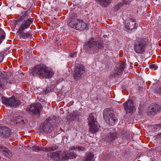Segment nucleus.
Masks as SVG:
<instances>
[{
	"mask_svg": "<svg viewBox=\"0 0 161 161\" xmlns=\"http://www.w3.org/2000/svg\"><path fill=\"white\" fill-rule=\"evenodd\" d=\"M151 109L147 113V115L152 116L154 115L160 109L159 106L157 104H154L151 107Z\"/></svg>",
	"mask_w": 161,
	"mask_h": 161,
	"instance_id": "nucleus-17",
	"label": "nucleus"
},
{
	"mask_svg": "<svg viewBox=\"0 0 161 161\" xmlns=\"http://www.w3.org/2000/svg\"><path fill=\"white\" fill-rule=\"evenodd\" d=\"M53 130V127L50 123L46 120L40 126L39 132L43 134L50 133Z\"/></svg>",
	"mask_w": 161,
	"mask_h": 161,
	"instance_id": "nucleus-7",
	"label": "nucleus"
},
{
	"mask_svg": "<svg viewBox=\"0 0 161 161\" xmlns=\"http://www.w3.org/2000/svg\"><path fill=\"white\" fill-rule=\"evenodd\" d=\"M0 148L2 151V154L3 156L8 158H10L12 157V153L7 147L2 146L0 147Z\"/></svg>",
	"mask_w": 161,
	"mask_h": 161,
	"instance_id": "nucleus-20",
	"label": "nucleus"
},
{
	"mask_svg": "<svg viewBox=\"0 0 161 161\" xmlns=\"http://www.w3.org/2000/svg\"><path fill=\"white\" fill-rule=\"evenodd\" d=\"M5 33L4 31L0 28V44L2 41L5 39Z\"/></svg>",
	"mask_w": 161,
	"mask_h": 161,
	"instance_id": "nucleus-29",
	"label": "nucleus"
},
{
	"mask_svg": "<svg viewBox=\"0 0 161 161\" xmlns=\"http://www.w3.org/2000/svg\"><path fill=\"white\" fill-rule=\"evenodd\" d=\"M149 67L150 69L154 70L157 69L158 68V66L155 64H151L149 65Z\"/></svg>",
	"mask_w": 161,
	"mask_h": 161,
	"instance_id": "nucleus-31",
	"label": "nucleus"
},
{
	"mask_svg": "<svg viewBox=\"0 0 161 161\" xmlns=\"http://www.w3.org/2000/svg\"><path fill=\"white\" fill-rule=\"evenodd\" d=\"M85 149V148L84 147L77 146V149L79 151H83Z\"/></svg>",
	"mask_w": 161,
	"mask_h": 161,
	"instance_id": "nucleus-33",
	"label": "nucleus"
},
{
	"mask_svg": "<svg viewBox=\"0 0 161 161\" xmlns=\"http://www.w3.org/2000/svg\"><path fill=\"white\" fill-rule=\"evenodd\" d=\"M127 3V1L125 0H123L121 2L119 3L117 5L115 6L114 8L117 11L118 10L120 7L123 6L126 4Z\"/></svg>",
	"mask_w": 161,
	"mask_h": 161,
	"instance_id": "nucleus-28",
	"label": "nucleus"
},
{
	"mask_svg": "<svg viewBox=\"0 0 161 161\" xmlns=\"http://www.w3.org/2000/svg\"><path fill=\"white\" fill-rule=\"evenodd\" d=\"M146 46V43L143 39H137L134 44V51L137 53L142 54L145 51Z\"/></svg>",
	"mask_w": 161,
	"mask_h": 161,
	"instance_id": "nucleus-4",
	"label": "nucleus"
},
{
	"mask_svg": "<svg viewBox=\"0 0 161 161\" xmlns=\"http://www.w3.org/2000/svg\"><path fill=\"white\" fill-rule=\"evenodd\" d=\"M116 138L115 133H110L105 137V140L109 142H113Z\"/></svg>",
	"mask_w": 161,
	"mask_h": 161,
	"instance_id": "nucleus-22",
	"label": "nucleus"
},
{
	"mask_svg": "<svg viewBox=\"0 0 161 161\" xmlns=\"http://www.w3.org/2000/svg\"><path fill=\"white\" fill-rule=\"evenodd\" d=\"M33 18H29L24 20L19 25L17 33H21L29 28L33 21Z\"/></svg>",
	"mask_w": 161,
	"mask_h": 161,
	"instance_id": "nucleus-11",
	"label": "nucleus"
},
{
	"mask_svg": "<svg viewBox=\"0 0 161 161\" xmlns=\"http://www.w3.org/2000/svg\"><path fill=\"white\" fill-rule=\"evenodd\" d=\"M77 150V146L71 147L69 148L70 150Z\"/></svg>",
	"mask_w": 161,
	"mask_h": 161,
	"instance_id": "nucleus-35",
	"label": "nucleus"
},
{
	"mask_svg": "<svg viewBox=\"0 0 161 161\" xmlns=\"http://www.w3.org/2000/svg\"><path fill=\"white\" fill-rule=\"evenodd\" d=\"M103 115L106 122L109 125H113L117 121V119L115 117L113 112L108 109L104 110Z\"/></svg>",
	"mask_w": 161,
	"mask_h": 161,
	"instance_id": "nucleus-3",
	"label": "nucleus"
},
{
	"mask_svg": "<svg viewBox=\"0 0 161 161\" xmlns=\"http://www.w3.org/2000/svg\"><path fill=\"white\" fill-rule=\"evenodd\" d=\"M103 47L102 42L94 41L93 39L89 40L85 45V51L89 54H93L99 51V49Z\"/></svg>",
	"mask_w": 161,
	"mask_h": 161,
	"instance_id": "nucleus-2",
	"label": "nucleus"
},
{
	"mask_svg": "<svg viewBox=\"0 0 161 161\" xmlns=\"http://www.w3.org/2000/svg\"><path fill=\"white\" fill-rule=\"evenodd\" d=\"M137 24H136V21L132 19H130L127 21L125 24V27L127 29L132 30L136 27Z\"/></svg>",
	"mask_w": 161,
	"mask_h": 161,
	"instance_id": "nucleus-16",
	"label": "nucleus"
},
{
	"mask_svg": "<svg viewBox=\"0 0 161 161\" xmlns=\"http://www.w3.org/2000/svg\"><path fill=\"white\" fill-rule=\"evenodd\" d=\"M57 149V147L56 146H53L52 147H46L44 148H42V149H41L43 151H46V152H49L53 151H54Z\"/></svg>",
	"mask_w": 161,
	"mask_h": 161,
	"instance_id": "nucleus-26",
	"label": "nucleus"
},
{
	"mask_svg": "<svg viewBox=\"0 0 161 161\" xmlns=\"http://www.w3.org/2000/svg\"><path fill=\"white\" fill-rule=\"evenodd\" d=\"M2 134L5 137H8L11 135V130L8 128L3 126L2 127Z\"/></svg>",
	"mask_w": 161,
	"mask_h": 161,
	"instance_id": "nucleus-19",
	"label": "nucleus"
},
{
	"mask_svg": "<svg viewBox=\"0 0 161 161\" xmlns=\"http://www.w3.org/2000/svg\"><path fill=\"white\" fill-rule=\"evenodd\" d=\"M77 52H73L72 53H70V56L71 57H75L76 56Z\"/></svg>",
	"mask_w": 161,
	"mask_h": 161,
	"instance_id": "nucleus-34",
	"label": "nucleus"
},
{
	"mask_svg": "<svg viewBox=\"0 0 161 161\" xmlns=\"http://www.w3.org/2000/svg\"><path fill=\"white\" fill-rule=\"evenodd\" d=\"M19 35L20 38L25 39L29 38L32 36V35L29 32H24L22 31L21 33H17Z\"/></svg>",
	"mask_w": 161,
	"mask_h": 161,
	"instance_id": "nucleus-23",
	"label": "nucleus"
},
{
	"mask_svg": "<svg viewBox=\"0 0 161 161\" xmlns=\"http://www.w3.org/2000/svg\"><path fill=\"white\" fill-rule=\"evenodd\" d=\"M86 24L83 20L80 19L78 24L76 25L75 29L78 30L82 31L86 29Z\"/></svg>",
	"mask_w": 161,
	"mask_h": 161,
	"instance_id": "nucleus-21",
	"label": "nucleus"
},
{
	"mask_svg": "<svg viewBox=\"0 0 161 161\" xmlns=\"http://www.w3.org/2000/svg\"><path fill=\"white\" fill-rule=\"evenodd\" d=\"M2 103L7 106L12 107L16 108L17 106L20 104V102L19 100H16L14 96L10 98H7L4 97H2Z\"/></svg>",
	"mask_w": 161,
	"mask_h": 161,
	"instance_id": "nucleus-6",
	"label": "nucleus"
},
{
	"mask_svg": "<svg viewBox=\"0 0 161 161\" xmlns=\"http://www.w3.org/2000/svg\"><path fill=\"white\" fill-rule=\"evenodd\" d=\"M30 74L34 77L46 78H50L54 75L53 70L43 64L36 65L29 71Z\"/></svg>",
	"mask_w": 161,
	"mask_h": 161,
	"instance_id": "nucleus-1",
	"label": "nucleus"
},
{
	"mask_svg": "<svg viewBox=\"0 0 161 161\" xmlns=\"http://www.w3.org/2000/svg\"><path fill=\"white\" fill-rule=\"evenodd\" d=\"M70 17L67 21V24L70 28L75 29L80 19L77 18V14L76 13H73L71 15L70 14Z\"/></svg>",
	"mask_w": 161,
	"mask_h": 161,
	"instance_id": "nucleus-10",
	"label": "nucleus"
},
{
	"mask_svg": "<svg viewBox=\"0 0 161 161\" xmlns=\"http://www.w3.org/2000/svg\"><path fill=\"white\" fill-rule=\"evenodd\" d=\"M85 68L82 64H79L74 70L73 75L75 79L79 80L81 78L82 75L85 72Z\"/></svg>",
	"mask_w": 161,
	"mask_h": 161,
	"instance_id": "nucleus-9",
	"label": "nucleus"
},
{
	"mask_svg": "<svg viewBox=\"0 0 161 161\" xmlns=\"http://www.w3.org/2000/svg\"><path fill=\"white\" fill-rule=\"evenodd\" d=\"M156 92L158 94H161V89L160 88L158 90H157Z\"/></svg>",
	"mask_w": 161,
	"mask_h": 161,
	"instance_id": "nucleus-36",
	"label": "nucleus"
},
{
	"mask_svg": "<svg viewBox=\"0 0 161 161\" xmlns=\"http://www.w3.org/2000/svg\"><path fill=\"white\" fill-rule=\"evenodd\" d=\"M63 154V155L61 154V152L59 151H57L56 152H53L51 153H49L48 155L50 156L52 159L55 160L57 161H60L61 160H64V156Z\"/></svg>",
	"mask_w": 161,
	"mask_h": 161,
	"instance_id": "nucleus-14",
	"label": "nucleus"
},
{
	"mask_svg": "<svg viewBox=\"0 0 161 161\" xmlns=\"http://www.w3.org/2000/svg\"><path fill=\"white\" fill-rule=\"evenodd\" d=\"M158 135H159L160 136H161V133H160L159 134H158Z\"/></svg>",
	"mask_w": 161,
	"mask_h": 161,
	"instance_id": "nucleus-37",
	"label": "nucleus"
},
{
	"mask_svg": "<svg viewBox=\"0 0 161 161\" xmlns=\"http://www.w3.org/2000/svg\"><path fill=\"white\" fill-rule=\"evenodd\" d=\"M94 154L93 153H89L88 154L86 157V161H94L93 160Z\"/></svg>",
	"mask_w": 161,
	"mask_h": 161,
	"instance_id": "nucleus-30",
	"label": "nucleus"
},
{
	"mask_svg": "<svg viewBox=\"0 0 161 161\" xmlns=\"http://www.w3.org/2000/svg\"><path fill=\"white\" fill-rule=\"evenodd\" d=\"M8 80L7 73L0 71V88L3 87L8 82Z\"/></svg>",
	"mask_w": 161,
	"mask_h": 161,
	"instance_id": "nucleus-15",
	"label": "nucleus"
},
{
	"mask_svg": "<svg viewBox=\"0 0 161 161\" xmlns=\"http://www.w3.org/2000/svg\"><path fill=\"white\" fill-rule=\"evenodd\" d=\"M123 107L126 113H133L134 107L133 101L130 99L128 100L124 103Z\"/></svg>",
	"mask_w": 161,
	"mask_h": 161,
	"instance_id": "nucleus-13",
	"label": "nucleus"
},
{
	"mask_svg": "<svg viewBox=\"0 0 161 161\" xmlns=\"http://www.w3.org/2000/svg\"><path fill=\"white\" fill-rule=\"evenodd\" d=\"M42 106L40 103H36L32 104L26 109L27 111L31 114H37L40 115V112L42 109Z\"/></svg>",
	"mask_w": 161,
	"mask_h": 161,
	"instance_id": "nucleus-8",
	"label": "nucleus"
},
{
	"mask_svg": "<svg viewBox=\"0 0 161 161\" xmlns=\"http://www.w3.org/2000/svg\"><path fill=\"white\" fill-rule=\"evenodd\" d=\"M125 63L124 62L119 64L117 67L116 69L114 70V75H111L110 77L111 78L112 76L113 78H117L119 75H121L125 68Z\"/></svg>",
	"mask_w": 161,
	"mask_h": 161,
	"instance_id": "nucleus-12",
	"label": "nucleus"
},
{
	"mask_svg": "<svg viewBox=\"0 0 161 161\" xmlns=\"http://www.w3.org/2000/svg\"><path fill=\"white\" fill-rule=\"evenodd\" d=\"M29 17L28 12L23 11L20 14V17L19 18V21L23 20L28 19Z\"/></svg>",
	"mask_w": 161,
	"mask_h": 161,
	"instance_id": "nucleus-24",
	"label": "nucleus"
},
{
	"mask_svg": "<svg viewBox=\"0 0 161 161\" xmlns=\"http://www.w3.org/2000/svg\"><path fill=\"white\" fill-rule=\"evenodd\" d=\"M41 149H42V148H40L36 146H34L32 148L33 151L36 152H38L39 151H42V150H41Z\"/></svg>",
	"mask_w": 161,
	"mask_h": 161,
	"instance_id": "nucleus-32",
	"label": "nucleus"
},
{
	"mask_svg": "<svg viewBox=\"0 0 161 161\" xmlns=\"http://www.w3.org/2000/svg\"><path fill=\"white\" fill-rule=\"evenodd\" d=\"M100 5L105 7L108 3H110L111 0H95Z\"/></svg>",
	"mask_w": 161,
	"mask_h": 161,
	"instance_id": "nucleus-25",
	"label": "nucleus"
},
{
	"mask_svg": "<svg viewBox=\"0 0 161 161\" xmlns=\"http://www.w3.org/2000/svg\"><path fill=\"white\" fill-rule=\"evenodd\" d=\"M67 155V154H65L64 160H66L68 158L73 159L76 158V155L74 153H70L69 154L68 156Z\"/></svg>",
	"mask_w": 161,
	"mask_h": 161,
	"instance_id": "nucleus-27",
	"label": "nucleus"
},
{
	"mask_svg": "<svg viewBox=\"0 0 161 161\" xmlns=\"http://www.w3.org/2000/svg\"><path fill=\"white\" fill-rule=\"evenodd\" d=\"M11 121H13L16 124H19L22 125H24L26 122V120L25 119L21 116H19L14 119L13 116H10Z\"/></svg>",
	"mask_w": 161,
	"mask_h": 161,
	"instance_id": "nucleus-18",
	"label": "nucleus"
},
{
	"mask_svg": "<svg viewBox=\"0 0 161 161\" xmlns=\"http://www.w3.org/2000/svg\"><path fill=\"white\" fill-rule=\"evenodd\" d=\"M89 131L92 133L97 132L99 130V126L97 125L96 119H94L93 114H91L88 118Z\"/></svg>",
	"mask_w": 161,
	"mask_h": 161,
	"instance_id": "nucleus-5",
	"label": "nucleus"
}]
</instances>
